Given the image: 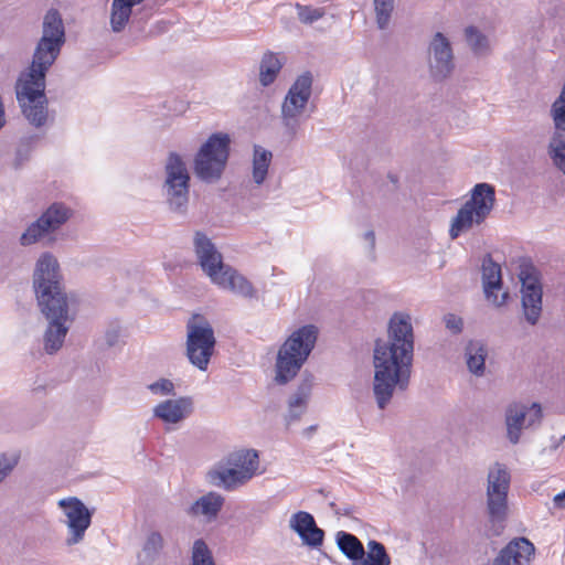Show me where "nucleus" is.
<instances>
[{"instance_id": "nucleus-20", "label": "nucleus", "mask_w": 565, "mask_h": 565, "mask_svg": "<svg viewBox=\"0 0 565 565\" xmlns=\"http://www.w3.org/2000/svg\"><path fill=\"white\" fill-rule=\"evenodd\" d=\"M212 284L245 299L257 298L254 285L231 265H227Z\"/></svg>"}, {"instance_id": "nucleus-16", "label": "nucleus", "mask_w": 565, "mask_h": 565, "mask_svg": "<svg viewBox=\"0 0 565 565\" xmlns=\"http://www.w3.org/2000/svg\"><path fill=\"white\" fill-rule=\"evenodd\" d=\"M427 64L429 76L435 82H443L455 71V55L449 39L436 32L428 43Z\"/></svg>"}, {"instance_id": "nucleus-30", "label": "nucleus", "mask_w": 565, "mask_h": 565, "mask_svg": "<svg viewBox=\"0 0 565 565\" xmlns=\"http://www.w3.org/2000/svg\"><path fill=\"white\" fill-rule=\"evenodd\" d=\"M337 544L339 550L351 561L353 564L360 562L361 558L365 555V551L363 544L360 540L351 534L343 531L338 532L337 534Z\"/></svg>"}, {"instance_id": "nucleus-24", "label": "nucleus", "mask_w": 565, "mask_h": 565, "mask_svg": "<svg viewBox=\"0 0 565 565\" xmlns=\"http://www.w3.org/2000/svg\"><path fill=\"white\" fill-rule=\"evenodd\" d=\"M224 503L225 498L222 494L210 491L190 504L185 512L191 518H199L211 523L217 519Z\"/></svg>"}, {"instance_id": "nucleus-37", "label": "nucleus", "mask_w": 565, "mask_h": 565, "mask_svg": "<svg viewBox=\"0 0 565 565\" xmlns=\"http://www.w3.org/2000/svg\"><path fill=\"white\" fill-rule=\"evenodd\" d=\"M191 565H215L212 552L202 539L193 543Z\"/></svg>"}, {"instance_id": "nucleus-39", "label": "nucleus", "mask_w": 565, "mask_h": 565, "mask_svg": "<svg viewBox=\"0 0 565 565\" xmlns=\"http://www.w3.org/2000/svg\"><path fill=\"white\" fill-rule=\"evenodd\" d=\"M162 548H163L162 535L157 531L151 532L147 536V540L145 542L143 552L147 554L148 557L153 559L159 555V553L161 552Z\"/></svg>"}, {"instance_id": "nucleus-29", "label": "nucleus", "mask_w": 565, "mask_h": 565, "mask_svg": "<svg viewBox=\"0 0 565 565\" xmlns=\"http://www.w3.org/2000/svg\"><path fill=\"white\" fill-rule=\"evenodd\" d=\"M488 355L486 345L480 341H469L466 347L467 366L477 376L484 374V363Z\"/></svg>"}, {"instance_id": "nucleus-7", "label": "nucleus", "mask_w": 565, "mask_h": 565, "mask_svg": "<svg viewBox=\"0 0 565 565\" xmlns=\"http://www.w3.org/2000/svg\"><path fill=\"white\" fill-rule=\"evenodd\" d=\"M231 138L227 134H212L194 156L193 171L199 180L215 183L221 180L230 158Z\"/></svg>"}, {"instance_id": "nucleus-21", "label": "nucleus", "mask_w": 565, "mask_h": 565, "mask_svg": "<svg viewBox=\"0 0 565 565\" xmlns=\"http://www.w3.org/2000/svg\"><path fill=\"white\" fill-rule=\"evenodd\" d=\"M289 527L310 547H318L323 542L324 532L317 526L315 518L309 512L294 513L289 520Z\"/></svg>"}, {"instance_id": "nucleus-50", "label": "nucleus", "mask_w": 565, "mask_h": 565, "mask_svg": "<svg viewBox=\"0 0 565 565\" xmlns=\"http://www.w3.org/2000/svg\"><path fill=\"white\" fill-rule=\"evenodd\" d=\"M565 441V435L559 439V443Z\"/></svg>"}, {"instance_id": "nucleus-22", "label": "nucleus", "mask_w": 565, "mask_h": 565, "mask_svg": "<svg viewBox=\"0 0 565 565\" xmlns=\"http://www.w3.org/2000/svg\"><path fill=\"white\" fill-rule=\"evenodd\" d=\"M153 416L167 424H178L193 412V401L190 396L166 399L153 407Z\"/></svg>"}, {"instance_id": "nucleus-28", "label": "nucleus", "mask_w": 565, "mask_h": 565, "mask_svg": "<svg viewBox=\"0 0 565 565\" xmlns=\"http://www.w3.org/2000/svg\"><path fill=\"white\" fill-rule=\"evenodd\" d=\"M22 113L31 125L34 127H42L47 119V99L44 97H36L34 102L22 100L19 102Z\"/></svg>"}, {"instance_id": "nucleus-26", "label": "nucleus", "mask_w": 565, "mask_h": 565, "mask_svg": "<svg viewBox=\"0 0 565 565\" xmlns=\"http://www.w3.org/2000/svg\"><path fill=\"white\" fill-rule=\"evenodd\" d=\"M143 0H113L110 10V26L114 32H121L127 25L132 8Z\"/></svg>"}, {"instance_id": "nucleus-3", "label": "nucleus", "mask_w": 565, "mask_h": 565, "mask_svg": "<svg viewBox=\"0 0 565 565\" xmlns=\"http://www.w3.org/2000/svg\"><path fill=\"white\" fill-rule=\"evenodd\" d=\"M319 330L313 324L302 326L285 340L280 345L275 364V381L280 384H287L294 380L317 343Z\"/></svg>"}, {"instance_id": "nucleus-18", "label": "nucleus", "mask_w": 565, "mask_h": 565, "mask_svg": "<svg viewBox=\"0 0 565 565\" xmlns=\"http://www.w3.org/2000/svg\"><path fill=\"white\" fill-rule=\"evenodd\" d=\"M193 250L202 271L214 281L221 271L228 265L212 239L203 232L196 231L193 235Z\"/></svg>"}, {"instance_id": "nucleus-41", "label": "nucleus", "mask_w": 565, "mask_h": 565, "mask_svg": "<svg viewBox=\"0 0 565 565\" xmlns=\"http://www.w3.org/2000/svg\"><path fill=\"white\" fill-rule=\"evenodd\" d=\"M446 328L454 334H459L463 328V321L460 317L454 313H447L444 317Z\"/></svg>"}, {"instance_id": "nucleus-10", "label": "nucleus", "mask_w": 565, "mask_h": 565, "mask_svg": "<svg viewBox=\"0 0 565 565\" xmlns=\"http://www.w3.org/2000/svg\"><path fill=\"white\" fill-rule=\"evenodd\" d=\"M543 420V409L541 404H525L522 402H512L504 409L505 437L511 445H518L521 441L524 430L537 429Z\"/></svg>"}, {"instance_id": "nucleus-32", "label": "nucleus", "mask_w": 565, "mask_h": 565, "mask_svg": "<svg viewBox=\"0 0 565 565\" xmlns=\"http://www.w3.org/2000/svg\"><path fill=\"white\" fill-rule=\"evenodd\" d=\"M230 462L252 479L259 466L258 454L255 450H242L233 454Z\"/></svg>"}, {"instance_id": "nucleus-9", "label": "nucleus", "mask_w": 565, "mask_h": 565, "mask_svg": "<svg viewBox=\"0 0 565 565\" xmlns=\"http://www.w3.org/2000/svg\"><path fill=\"white\" fill-rule=\"evenodd\" d=\"M312 75L305 72L290 86L281 105V121L286 134L296 138L302 115L311 96Z\"/></svg>"}, {"instance_id": "nucleus-8", "label": "nucleus", "mask_w": 565, "mask_h": 565, "mask_svg": "<svg viewBox=\"0 0 565 565\" xmlns=\"http://www.w3.org/2000/svg\"><path fill=\"white\" fill-rule=\"evenodd\" d=\"M190 181V172L183 158L177 152H169L164 163L162 191L172 213L184 215L188 212Z\"/></svg>"}, {"instance_id": "nucleus-6", "label": "nucleus", "mask_w": 565, "mask_h": 565, "mask_svg": "<svg viewBox=\"0 0 565 565\" xmlns=\"http://www.w3.org/2000/svg\"><path fill=\"white\" fill-rule=\"evenodd\" d=\"M511 484V473L501 462L490 466L487 476L486 505L492 533L499 535L509 516L508 494Z\"/></svg>"}, {"instance_id": "nucleus-31", "label": "nucleus", "mask_w": 565, "mask_h": 565, "mask_svg": "<svg viewBox=\"0 0 565 565\" xmlns=\"http://www.w3.org/2000/svg\"><path fill=\"white\" fill-rule=\"evenodd\" d=\"M273 153L260 146H254L253 180L260 185L266 180Z\"/></svg>"}, {"instance_id": "nucleus-27", "label": "nucleus", "mask_w": 565, "mask_h": 565, "mask_svg": "<svg viewBox=\"0 0 565 565\" xmlns=\"http://www.w3.org/2000/svg\"><path fill=\"white\" fill-rule=\"evenodd\" d=\"M282 65L284 62L278 54L270 51L264 53L259 63V83L262 86L271 85L280 73Z\"/></svg>"}, {"instance_id": "nucleus-2", "label": "nucleus", "mask_w": 565, "mask_h": 565, "mask_svg": "<svg viewBox=\"0 0 565 565\" xmlns=\"http://www.w3.org/2000/svg\"><path fill=\"white\" fill-rule=\"evenodd\" d=\"M32 286L38 307L49 322L43 335L44 350L54 354L63 347L74 320L75 299L66 292L60 263L52 253H42L36 259Z\"/></svg>"}, {"instance_id": "nucleus-33", "label": "nucleus", "mask_w": 565, "mask_h": 565, "mask_svg": "<svg viewBox=\"0 0 565 565\" xmlns=\"http://www.w3.org/2000/svg\"><path fill=\"white\" fill-rule=\"evenodd\" d=\"M367 553L359 563L354 565H390L391 557L386 553L384 545L377 541H370L367 543Z\"/></svg>"}, {"instance_id": "nucleus-5", "label": "nucleus", "mask_w": 565, "mask_h": 565, "mask_svg": "<svg viewBox=\"0 0 565 565\" xmlns=\"http://www.w3.org/2000/svg\"><path fill=\"white\" fill-rule=\"evenodd\" d=\"M494 204V186L489 183H477L470 192V199L465 202L450 222L449 236L451 239L458 238L473 226L481 225L491 214Z\"/></svg>"}, {"instance_id": "nucleus-35", "label": "nucleus", "mask_w": 565, "mask_h": 565, "mask_svg": "<svg viewBox=\"0 0 565 565\" xmlns=\"http://www.w3.org/2000/svg\"><path fill=\"white\" fill-rule=\"evenodd\" d=\"M313 376L311 374H303L296 392L289 397L288 406H299L307 409L308 401L313 387Z\"/></svg>"}, {"instance_id": "nucleus-34", "label": "nucleus", "mask_w": 565, "mask_h": 565, "mask_svg": "<svg viewBox=\"0 0 565 565\" xmlns=\"http://www.w3.org/2000/svg\"><path fill=\"white\" fill-rule=\"evenodd\" d=\"M466 41L475 55L484 56L490 52L488 38L476 26H468L465 30Z\"/></svg>"}, {"instance_id": "nucleus-36", "label": "nucleus", "mask_w": 565, "mask_h": 565, "mask_svg": "<svg viewBox=\"0 0 565 565\" xmlns=\"http://www.w3.org/2000/svg\"><path fill=\"white\" fill-rule=\"evenodd\" d=\"M395 0H373L376 25L380 30L388 28Z\"/></svg>"}, {"instance_id": "nucleus-17", "label": "nucleus", "mask_w": 565, "mask_h": 565, "mask_svg": "<svg viewBox=\"0 0 565 565\" xmlns=\"http://www.w3.org/2000/svg\"><path fill=\"white\" fill-rule=\"evenodd\" d=\"M58 505L64 510L66 516L65 524L70 531L66 544L68 546L78 544L83 541L85 532L92 523V513L87 507L75 497L60 500Z\"/></svg>"}, {"instance_id": "nucleus-15", "label": "nucleus", "mask_w": 565, "mask_h": 565, "mask_svg": "<svg viewBox=\"0 0 565 565\" xmlns=\"http://www.w3.org/2000/svg\"><path fill=\"white\" fill-rule=\"evenodd\" d=\"M65 42V26L61 13L56 9L47 10L42 20V35L33 53L56 62Z\"/></svg>"}, {"instance_id": "nucleus-38", "label": "nucleus", "mask_w": 565, "mask_h": 565, "mask_svg": "<svg viewBox=\"0 0 565 565\" xmlns=\"http://www.w3.org/2000/svg\"><path fill=\"white\" fill-rule=\"evenodd\" d=\"M298 19L303 24H312L324 17L326 10L323 8H313L311 6H305L296 3Z\"/></svg>"}, {"instance_id": "nucleus-45", "label": "nucleus", "mask_w": 565, "mask_h": 565, "mask_svg": "<svg viewBox=\"0 0 565 565\" xmlns=\"http://www.w3.org/2000/svg\"><path fill=\"white\" fill-rule=\"evenodd\" d=\"M120 331L118 328L108 329L105 333V341L108 347H115L119 342Z\"/></svg>"}, {"instance_id": "nucleus-43", "label": "nucleus", "mask_w": 565, "mask_h": 565, "mask_svg": "<svg viewBox=\"0 0 565 565\" xmlns=\"http://www.w3.org/2000/svg\"><path fill=\"white\" fill-rule=\"evenodd\" d=\"M306 409L301 408L299 406H288V412L286 415V422L287 424H291L294 422H297L300 419L302 414H305Z\"/></svg>"}, {"instance_id": "nucleus-14", "label": "nucleus", "mask_w": 565, "mask_h": 565, "mask_svg": "<svg viewBox=\"0 0 565 565\" xmlns=\"http://www.w3.org/2000/svg\"><path fill=\"white\" fill-rule=\"evenodd\" d=\"M54 63L52 60L32 54L28 70L19 75L15 84L18 102H34L36 97H44L46 74Z\"/></svg>"}, {"instance_id": "nucleus-4", "label": "nucleus", "mask_w": 565, "mask_h": 565, "mask_svg": "<svg viewBox=\"0 0 565 565\" xmlns=\"http://www.w3.org/2000/svg\"><path fill=\"white\" fill-rule=\"evenodd\" d=\"M319 330L313 324L302 326L285 340L280 345L275 364V381L280 384H287L294 380L317 343Z\"/></svg>"}, {"instance_id": "nucleus-40", "label": "nucleus", "mask_w": 565, "mask_h": 565, "mask_svg": "<svg viewBox=\"0 0 565 565\" xmlns=\"http://www.w3.org/2000/svg\"><path fill=\"white\" fill-rule=\"evenodd\" d=\"M148 390L156 395H174V384L168 379H160L148 385Z\"/></svg>"}, {"instance_id": "nucleus-49", "label": "nucleus", "mask_w": 565, "mask_h": 565, "mask_svg": "<svg viewBox=\"0 0 565 565\" xmlns=\"http://www.w3.org/2000/svg\"><path fill=\"white\" fill-rule=\"evenodd\" d=\"M562 443L556 441L554 443L552 446H551V451H556L558 449V447L561 446Z\"/></svg>"}, {"instance_id": "nucleus-46", "label": "nucleus", "mask_w": 565, "mask_h": 565, "mask_svg": "<svg viewBox=\"0 0 565 565\" xmlns=\"http://www.w3.org/2000/svg\"><path fill=\"white\" fill-rule=\"evenodd\" d=\"M329 507L334 511V513L337 515H345V516H349L353 513L354 511V508L350 504H343V505H338L335 502L331 501L329 503Z\"/></svg>"}, {"instance_id": "nucleus-25", "label": "nucleus", "mask_w": 565, "mask_h": 565, "mask_svg": "<svg viewBox=\"0 0 565 565\" xmlns=\"http://www.w3.org/2000/svg\"><path fill=\"white\" fill-rule=\"evenodd\" d=\"M207 479L211 484L224 488L227 491L235 490L250 480L248 476L235 467L212 470L207 473Z\"/></svg>"}, {"instance_id": "nucleus-23", "label": "nucleus", "mask_w": 565, "mask_h": 565, "mask_svg": "<svg viewBox=\"0 0 565 565\" xmlns=\"http://www.w3.org/2000/svg\"><path fill=\"white\" fill-rule=\"evenodd\" d=\"M534 553V545L524 537L511 541L495 556L492 565H527Z\"/></svg>"}, {"instance_id": "nucleus-19", "label": "nucleus", "mask_w": 565, "mask_h": 565, "mask_svg": "<svg viewBox=\"0 0 565 565\" xmlns=\"http://www.w3.org/2000/svg\"><path fill=\"white\" fill-rule=\"evenodd\" d=\"M482 286L486 298L495 307H501L507 302L508 292L499 297L494 291L502 288L501 266L495 263L491 255H486L482 259Z\"/></svg>"}, {"instance_id": "nucleus-48", "label": "nucleus", "mask_w": 565, "mask_h": 565, "mask_svg": "<svg viewBox=\"0 0 565 565\" xmlns=\"http://www.w3.org/2000/svg\"><path fill=\"white\" fill-rule=\"evenodd\" d=\"M364 238L370 243L371 248H374L375 245V234L373 231H367L364 234Z\"/></svg>"}, {"instance_id": "nucleus-1", "label": "nucleus", "mask_w": 565, "mask_h": 565, "mask_svg": "<svg viewBox=\"0 0 565 565\" xmlns=\"http://www.w3.org/2000/svg\"><path fill=\"white\" fill-rule=\"evenodd\" d=\"M414 340L411 316L395 312L388 322L387 339L375 341L373 394L380 409H385L394 394L409 385Z\"/></svg>"}, {"instance_id": "nucleus-13", "label": "nucleus", "mask_w": 565, "mask_h": 565, "mask_svg": "<svg viewBox=\"0 0 565 565\" xmlns=\"http://www.w3.org/2000/svg\"><path fill=\"white\" fill-rule=\"evenodd\" d=\"M519 279L522 284V307L526 321L534 326L542 312L541 273L531 260L524 259L519 266Z\"/></svg>"}, {"instance_id": "nucleus-44", "label": "nucleus", "mask_w": 565, "mask_h": 565, "mask_svg": "<svg viewBox=\"0 0 565 565\" xmlns=\"http://www.w3.org/2000/svg\"><path fill=\"white\" fill-rule=\"evenodd\" d=\"M14 468V462L7 458L0 460V483L11 473Z\"/></svg>"}, {"instance_id": "nucleus-12", "label": "nucleus", "mask_w": 565, "mask_h": 565, "mask_svg": "<svg viewBox=\"0 0 565 565\" xmlns=\"http://www.w3.org/2000/svg\"><path fill=\"white\" fill-rule=\"evenodd\" d=\"M71 216V209L63 203H53L36 221L28 226L20 237V244L29 246L45 239H47V244H51L54 241L51 234L65 224Z\"/></svg>"}, {"instance_id": "nucleus-47", "label": "nucleus", "mask_w": 565, "mask_h": 565, "mask_svg": "<svg viewBox=\"0 0 565 565\" xmlns=\"http://www.w3.org/2000/svg\"><path fill=\"white\" fill-rule=\"evenodd\" d=\"M553 502H554L556 508L565 509V490L563 492H561V493H557L554 497Z\"/></svg>"}, {"instance_id": "nucleus-42", "label": "nucleus", "mask_w": 565, "mask_h": 565, "mask_svg": "<svg viewBox=\"0 0 565 565\" xmlns=\"http://www.w3.org/2000/svg\"><path fill=\"white\" fill-rule=\"evenodd\" d=\"M29 153H30V147H29V143H28V145H25V148H24V145L22 143V145L17 149L14 167H15V168H20V167L23 164V162L28 160V158H29Z\"/></svg>"}, {"instance_id": "nucleus-11", "label": "nucleus", "mask_w": 565, "mask_h": 565, "mask_svg": "<svg viewBox=\"0 0 565 565\" xmlns=\"http://www.w3.org/2000/svg\"><path fill=\"white\" fill-rule=\"evenodd\" d=\"M216 339L210 322L201 320L186 324L185 355L200 371H206L214 352Z\"/></svg>"}]
</instances>
